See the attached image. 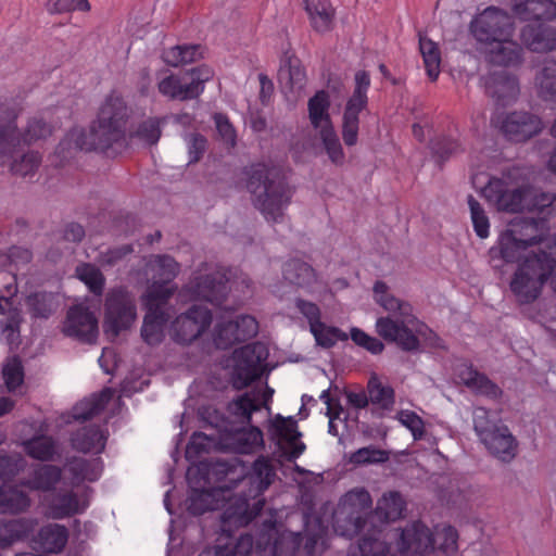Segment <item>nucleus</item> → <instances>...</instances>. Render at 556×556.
<instances>
[{
  "mask_svg": "<svg viewBox=\"0 0 556 556\" xmlns=\"http://www.w3.org/2000/svg\"><path fill=\"white\" fill-rule=\"evenodd\" d=\"M481 195L497 212L529 213L536 217L523 218V228L544 227L545 220L556 215V193L543 192L521 181L515 170L492 176L481 189Z\"/></svg>",
  "mask_w": 556,
  "mask_h": 556,
  "instance_id": "nucleus-1",
  "label": "nucleus"
},
{
  "mask_svg": "<svg viewBox=\"0 0 556 556\" xmlns=\"http://www.w3.org/2000/svg\"><path fill=\"white\" fill-rule=\"evenodd\" d=\"M129 116L130 111L123 97L116 91L110 92L101 102L89 131L71 130L58 146V153L65 150L106 152L115 146L123 147Z\"/></svg>",
  "mask_w": 556,
  "mask_h": 556,
  "instance_id": "nucleus-2",
  "label": "nucleus"
},
{
  "mask_svg": "<svg viewBox=\"0 0 556 556\" xmlns=\"http://www.w3.org/2000/svg\"><path fill=\"white\" fill-rule=\"evenodd\" d=\"M528 247L492 245L489 251L490 264L496 270H501L505 264H517L509 289L519 304L534 302L556 267L554 257L546 252L530 253Z\"/></svg>",
  "mask_w": 556,
  "mask_h": 556,
  "instance_id": "nucleus-3",
  "label": "nucleus"
},
{
  "mask_svg": "<svg viewBox=\"0 0 556 556\" xmlns=\"http://www.w3.org/2000/svg\"><path fill=\"white\" fill-rule=\"evenodd\" d=\"M71 488H62L43 495L40 505L43 514L51 519L60 520L79 515L90 506L92 489L83 484L100 479L103 471L101 458L86 459L73 457L64 465Z\"/></svg>",
  "mask_w": 556,
  "mask_h": 556,
  "instance_id": "nucleus-4",
  "label": "nucleus"
},
{
  "mask_svg": "<svg viewBox=\"0 0 556 556\" xmlns=\"http://www.w3.org/2000/svg\"><path fill=\"white\" fill-rule=\"evenodd\" d=\"M374 295L376 302L389 313L379 317L375 325L376 332L383 340L395 343L403 351L416 352L422 341L431 338V329L415 316L413 306L391 295L384 282L375 283Z\"/></svg>",
  "mask_w": 556,
  "mask_h": 556,
  "instance_id": "nucleus-5",
  "label": "nucleus"
},
{
  "mask_svg": "<svg viewBox=\"0 0 556 556\" xmlns=\"http://www.w3.org/2000/svg\"><path fill=\"white\" fill-rule=\"evenodd\" d=\"M473 37L484 46L490 64L517 66L522 62V47L514 40L515 23L504 10L489 7L470 23Z\"/></svg>",
  "mask_w": 556,
  "mask_h": 556,
  "instance_id": "nucleus-6",
  "label": "nucleus"
},
{
  "mask_svg": "<svg viewBox=\"0 0 556 556\" xmlns=\"http://www.w3.org/2000/svg\"><path fill=\"white\" fill-rule=\"evenodd\" d=\"M276 478L270 459L258 456L239 481L240 491L233 494L235 503H229L224 514V522L236 526L249 525L263 509L264 492Z\"/></svg>",
  "mask_w": 556,
  "mask_h": 556,
  "instance_id": "nucleus-7",
  "label": "nucleus"
},
{
  "mask_svg": "<svg viewBox=\"0 0 556 556\" xmlns=\"http://www.w3.org/2000/svg\"><path fill=\"white\" fill-rule=\"evenodd\" d=\"M247 188L254 206L266 220L277 223L292 198V189L281 170L265 164H255L248 170Z\"/></svg>",
  "mask_w": 556,
  "mask_h": 556,
  "instance_id": "nucleus-8",
  "label": "nucleus"
},
{
  "mask_svg": "<svg viewBox=\"0 0 556 556\" xmlns=\"http://www.w3.org/2000/svg\"><path fill=\"white\" fill-rule=\"evenodd\" d=\"M304 533L287 530L280 532L275 525H269L266 527L265 533L261 535L258 544L261 545L266 536L267 541L264 551L268 549L270 556H295L302 554L312 556L323 552L326 548V528L319 520H316L314 526L316 531H311V518L307 515L304 517Z\"/></svg>",
  "mask_w": 556,
  "mask_h": 556,
  "instance_id": "nucleus-9",
  "label": "nucleus"
},
{
  "mask_svg": "<svg viewBox=\"0 0 556 556\" xmlns=\"http://www.w3.org/2000/svg\"><path fill=\"white\" fill-rule=\"evenodd\" d=\"M458 533L450 525L437 526L431 532L420 521H415L401 531L397 551L401 556H425L437 547L444 554L458 549Z\"/></svg>",
  "mask_w": 556,
  "mask_h": 556,
  "instance_id": "nucleus-10",
  "label": "nucleus"
},
{
  "mask_svg": "<svg viewBox=\"0 0 556 556\" xmlns=\"http://www.w3.org/2000/svg\"><path fill=\"white\" fill-rule=\"evenodd\" d=\"M16 117L14 111L4 105L0 106V166L12 160L24 146L46 139L52 132V126L42 117L29 119L24 132H20L15 123Z\"/></svg>",
  "mask_w": 556,
  "mask_h": 556,
  "instance_id": "nucleus-11",
  "label": "nucleus"
},
{
  "mask_svg": "<svg viewBox=\"0 0 556 556\" xmlns=\"http://www.w3.org/2000/svg\"><path fill=\"white\" fill-rule=\"evenodd\" d=\"M187 481L190 486L188 496V510L192 515H201L206 510L223 509L220 517L222 531L230 533L232 528H239L235 523H225L224 514L229 503H235L230 489L218 486L206 489L207 479L204 466H190L187 470Z\"/></svg>",
  "mask_w": 556,
  "mask_h": 556,
  "instance_id": "nucleus-12",
  "label": "nucleus"
},
{
  "mask_svg": "<svg viewBox=\"0 0 556 556\" xmlns=\"http://www.w3.org/2000/svg\"><path fill=\"white\" fill-rule=\"evenodd\" d=\"M372 506L370 493L365 488H354L341 496L333 511V529L341 536L353 538L366 525Z\"/></svg>",
  "mask_w": 556,
  "mask_h": 556,
  "instance_id": "nucleus-13",
  "label": "nucleus"
},
{
  "mask_svg": "<svg viewBox=\"0 0 556 556\" xmlns=\"http://www.w3.org/2000/svg\"><path fill=\"white\" fill-rule=\"evenodd\" d=\"M268 355V349L262 342L235 350L227 365L233 389L242 390L258 380L264 374Z\"/></svg>",
  "mask_w": 556,
  "mask_h": 556,
  "instance_id": "nucleus-14",
  "label": "nucleus"
},
{
  "mask_svg": "<svg viewBox=\"0 0 556 556\" xmlns=\"http://www.w3.org/2000/svg\"><path fill=\"white\" fill-rule=\"evenodd\" d=\"M330 100L326 91H317L308 101V116L312 126L318 132L330 161L342 165L345 154L329 115Z\"/></svg>",
  "mask_w": 556,
  "mask_h": 556,
  "instance_id": "nucleus-15",
  "label": "nucleus"
},
{
  "mask_svg": "<svg viewBox=\"0 0 556 556\" xmlns=\"http://www.w3.org/2000/svg\"><path fill=\"white\" fill-rule=\"evenodd\" d=\"M214 76V71L207 65L191 68L185 75L168 74L157 81L159 92L169 99L187 101L199 98L205 88V83Z\"/></svg>",
  "mask_w": 556,
  "mask_h": 556,
  "instance_id": "nucleus-16",
  "label": "nucleus"
},
{
  "mask_svg": "<svg viewBox=\"0 0 556 556\" xmlns=\"http://www.w3.org/2000/svg\"><path fill=\"white\" fill-rule=\"evenodd\" d=\"M136 318L135 302L126 290L116 288L106 294L103 331L108 338L114 340L122 331L129 329Z\"/></svg>",
  "mask_w": 556,
  "mask_h": 556,
  "instance_id": "nucleus-17",
  "label": "nucleus"
},
{
  "mask_svg": "<svg viewBox=\"0 0 556 556\" xmlns=\"http://www.w3.org/2000/svg\"><path fill=\"white\" fill-rule=\"evenodd\" d=\"M354 80V91L346 100L341 125L342 139L348 147L357 143L359 114L367 108V92L370 87V77L366 71L356 72Z\"/></svg>",
  "mask_w": 556,
  "mask_h": 556,
  "instance_id": "nucleus-18",
  "label": "nucleus"
},
{
  "mask_svg": "<svg viewBox=\"0 0 556 556\" xmlns=\"http://www.w3.org/2000/svg\"><path fill=\"white\" fill-rule=\"evenodd\" d=\"M258 332V323L251 315H240L236 318L228 311L219 316L213 333L214 344L218 349H227L237 342L255 337Z\"/></svg>",
  "mask_w": 556,
  "mask_h": 556,
  "instance_id": "nucleus-19",
  "label": "nucleus"
},
{
  "mask_svg": "<svg viewBox=\"0 0 556 556\" xmlns=\"http://www.w3.org/2000/svg\"><path fill=\"white\" fill-rule=\"evenodd\" d=\"M179 273V264L170 256L156 255L147 263L146 274L151 276V285L147 292L157 290V302L167 303L176 290L173 280Z\"/></svg>",
  "mask_w": 556,
  "mask_h": 556,
  "instance_id": "nucleus-20",
  "label": "nucleus"
},
{
  "mask_svg": "<svg viewBox=\"0 0 556 556\" xmlns=\"http://www.w3.org/2000/svg\"><path fill=\"white\" fill-rule=\"evenodd\" d=\"M157 290L154 288L142 296L147 314L141 327V337L149 345H156L164 339L165 324L169 317L166 303L157 302Z\"/></svg>",
  "mask_w": 556,
  "mask_h": 556,
  "instance_id": "nucleus-21",
  "label": "nucleus"
},
{
  "mask_svg": "<svg viewBox=\"0 0 556 556\" xmlns=\"http://www.w3.org/2000/svg\"><path fill=\"white\" fill-rule=\"evenodd\" d=\"M230 270L224 268L218 269L214 273L200 274L194 277V281L191 286L192 296L197 300H204L214 305H219L223 299L226 296L227 291L230 290L235 283L231 281Z\"/></svg>",
  "mask_w": 556,
  "mask_h": 556,
  "instance_id": "nucleus-22",
  "label": "nucleus"
},
{
  "mask_svg": "<svg viewBox=\"0 0 556 556\" xmlns=\"http://www.w3.org/2000/svg\"><path fill=\"white\" fill-rule=\"evenodd\" d=\"M492 122L507 139L516 142L528 140L543 128L541 118L528 112H513L503 118L496 116Z\"/></svg>",
  "mask_w": 556,
  "mask_h": 556,
  "instance_id": "nucleus-23",
  "label": "nucleus"
},
{
  "mask_svg": "<svg viewBox=\"0 0 556 556\" xmlns=\"http://www.w3.org/2000/svg\"><path fill=\"white\" fill-rule=\"evenodd\" d=\"M211 321V312L206 307L195 305L174 320L172 338L179 343H190L206 330Z\"/></svg>",
  "mask_w": 556,
  "mask_h": 556,
  "instance_id": "nucleus-24",
  "label": "nucleus"
},
{
  "mask_svg": "<svg viewBox=\"0 0 556 556\" xmlns=\"http://www.w3.org/2000/svg\"><path fill=\"white\" fill-rule=\"evenodd\" d=\"M242 427H230L223 435L222 443L224 447L237 454H255L264 447L263 431L255 426L247 422Z\"/></svg>",
  "mask_w": 556,
  "mask_h": 556,
  "instance_id": "nucleus-25",
  "label": "nucleus"
},
{
  "mask_svg": "<svg viewBox=\"0 0 556 556\" xmlns=\"http://www.w3.org/2000/svg\"><path fill=\"white\" fill-rule=\"evenodd\" d=\"M63 332L81 342L94 343L99 333L98 319L94 314L84 305H75L67 312Z\"/></svg>",
  "mask_w": 556,
  "mask_h": 556,
  "instance_id": "nucleus-26",
  "label": "nucleus"
},
{
  "mask_svg": "<svg viewBox=\"0 0 556 556\" xmlns=\"http://www.w3.org/2000/svg\"><path fill=\"white\" fill-rule=\"evenodd\" d=\"M274 389L265 386L263 389H253L245 392L229 403V412L238 418H243L247 422L252 421V415L262 407L270 414V403L273 401Z\"/></svg>",
  "mask_w": 556,
  "mask_h": 556,
  "instance_id": "nucleus-27",
  "label": "nucleus"
},
{
  "mask_svg": "<svg viewBox=\"0 0 556 556\" xmlns=\"http://www.w3.org/2000/svg\"><path fill=\"white\" fill-rule=\"evenodd\" d=\"M269 432L274 438L286 443V453L289 460H295L305 452V444L300 440L301 432L293 417L285 418L277 415L270 422Z\"/></svg>",
  "mask_w": 556,
  "mask_h": 556,
  "instance_id": "nucleus-28",
  "label": "nucleus"
},
{
  "mask_svg": "<svg viewBox=\"0 0 556 556\" xmlns=\"http://www.w3.org/2000/svg\"><path fill=\"white\" fill-rule=\"evenodd\" d=\"M304 9L316 33L326 34L333 29L336 9L330 0H304Z\"/></svg>",
  "mask_w": 556,
  "mask_h": 556,
  "instance_id": "nucleus-29",
  "label": "nucleus"
},
{
  "mask_svg": "<svg viewBox=\"0 0 556 556\" xmlns=\"http://www.w3.org/2000/svg\"><path fill=\"white\" fill-rule=\"evenodd\" d=\"M520 39L533 52H548L556 49V29L543 24L525 26L521 29Z\"/></svg>",
  "mask_w": 556,
  "mask_h": 556,
  "instance_id": "nucleus-30",
  "label": "nucleus"
},
{
  "mask_svg": "<svg viewBox=\"0 0 556 556\" xmlns=\"http://www.w3.org/2000/svg\"><path fill=\"white\" fill-rule=\"evenodd\" d=\"M481 442L492 455L501 460L509 462L516 455V440L506 427L495 429L486 437H483Z\"/></svg>",
  "mask_w": 556,
  "mask_h": 556,
  "instance_id": "nucleus-31",
  "label": "nucleus"
},
{
  "mask_svg": "<svg viewBox=\"0 0 556 556\" xmlns=\"http://www.w3.org/2000/svg\"><path fill=\"white\" fill-rule=\"evenodd\" d=\"M63 469L54 465H38L36 466L23 485L33 491H41L51 493L55 486L61 482Z\"/></svg>",
  "mask_w": 556,
  "mask_h": 556,
  "instance_id": "nucleus-32",
  "label": "nucleus"
},
{
  "mask_svg": "<svg viewBox=\"0 0 556 556\" xmlns=\"http://www.w3.org/2000/svg\"><path fill=\"white\" fill-rule=\"evenodd\" d=\"M285 280L299 288L313 292L318 285V278L315 270L305 262L291 260L287 262L282 269Z\"/></svg>",
  "mask_w": 556,
  "mask_h": 556,
  "instance_id": "nucleus-33",
  "label": "nucleus"
},
{
  "mask_svg": "<svg viewBox=\"0 0 556 556\" xmlns=\"http://www.w3.org/2000/svg\"><path fill=\"white\" fill-rule=\"evenodd\" d=\"M108 431L100 427H84L72 438V445L84 453L100 454L106 444Z\"/></svg>",
  "mask_w": 556,
  "mask_h": 556,
  "instance_id": "nucleus-34",
  "label": "nucleus"
},
{
  "mask_svg": "<svg viewBox=\"0 0 556 556\" xmlns=\"http://www.w3.org/2000/svg\"><path fill=\"white\" fill-rule=\"evenodd\" d=\"M37 521L31 518L0 520V548L22 541L35 529Z\"/></svg>",
  "mask_w": 556,
  "mask_h": 556,
  "instance_id": "nucleus-35",
  "label": "nucleus"
},
{
  "mask_svg": "<svg viewBox=\"0 0 556 556\" xmlns=\"http://www.w3.org/2000/svg\"><path fill=\"white\" fill-rule=\"evenodd\" d=\"M459 380L469 389L478 394L490 397H496L501 394V390L496 384L489 380L484 375L479 374L471 366L462 365L457 370Z\"/></svg>",
  "mask_w": 556,
  "mask_h": 556,
  "instance_id": "nucleus-36",
  "label": "nucleus"
},
{
  "mask_svg": "<svg viewBox=\"0 0 556 556\" xmlns=\"http://www.w3.org/2000/svg\"><path fill=\"white\" fill-rule=\"evenodd\" d=\"M68 539L67 529L58 523L45 526L40 529L36 544L47 554L61 552Z\"/></svg>",
  "mask_w": 556,
  "mask_h": 556,
  "instance_id": "nucleus-37",
  "label": "nucleus"
},
{
  "mask_svg": "<svg viewBox=\"0 0 556 556\" xmlns=\"http://www.w3.org/2000/svg\"><path fill=\"white\" fill-rule=\"evenodd\" d=\"M114 395L111 388L103 389L100 393L92 394L90 397L78 402L72 409L75 420H87L98 415Z\"/></svg>",
  "mask_w": 556,
  "mask_h": 556,
  "instance_id": "nucleus-38",
  "label": "nucleus"
},
{
  "mask_svg": "<svg viewBox=\"0 0 556 556\" xmlns=\"http://www.w3.org/2000/svg\"><path fill=\"white\" fill-rule=\"evenodd\" d=\"M483 84L486 92L497 100L515 98L519 91L517 78L510 75L489 74L483 77Z\"/></svg>",
  "mask_w": 556,
  "mask_h": 556,
  "instance_id": "nucleus-39",
  "label": "nucleus"
},
{
  "mask_svg": "<svg viewBox=\"0 0 556 556\" xmlns=\"http://www.w3.org/2000/svg\"><path fill=\"white\" fill-rule=\"evenodd\" d=\"M370 403L382 413L393 410L395 404L394 389L387 383H382L377 376H371L367 383Z\"/></svg>",
  "mask_w": 556,
  "mask_h": 556,
  "instance_id": "nucleus-40",
  "label": "nucleus"
},
{
  "mask_svg": "<svg viewBox=\"0 0 556 556\" xmlns=\"http://www.w3.org/2000/svg\"><path fill=\"white\" fill-rule=\"evenodd\" d=\"M254 540L250 534L240 535L235 542L217 544L204 548L199 556H249L253 549Z\"/></svg>",
  "mask_w": 556,
  "mask_h": 556,
  "instance_id": "nucleus-41",
  "label": "nucleus"
},
{
  "mask_svg": "<svg viewBox=\"0 0 556 556\" xmlns=\"http://www.w3.org/2000/svg\"><path fill=\"white\" fill-rule=\"evenodd\" d=\"M405 507L406 503L402 495L396 491H390L378 500L375 513L384 522L395 521L402 518Z\"/></svg>",
  "mask_w": 556,
  "mask_h": 556,
  "instance_id": "nucleus-42",
  "label": "nucleus"
},
{
  "mask_svg": "<svg viewBox=\"0 0 556 556\" xmlns=\"http://www.w3.org/2000/svg\"><path fill=\"white\" fill-rule=\"evenodd\" d=\"M30 506L29 496L17 486L3 484L0 486V508L3 513L20 514Z\"/></svg>",
  "mask_w": 556,
  "mask_h": 556,
  "instance_id": "nucleus-43",
  "label": "nucleus"
},
{
  "mask_svg": "<svg viewBox=\"0 0 556 556\" xmlns=\"http://www.w3.org/2000/svg\"><path fill=\"white\" fill-rule=\"evenodd\" d=\"M556 61L546 59L543 67L536 76L539 96L544 100L556 104Z\"/></svg>",
  "mask_w": 556,
  "mask_h": 556,
  "instance_id": "nucleus-44",
  "label": "nucleus"
},
{
  "mask_svg": "<svg viewBox=\"0 0 556 556\" xmlns=\"http://www.w3.org/2000/svg\"><path fill=\"white\" fill-rule=\"evenodd\" d=\"M28 456L38 460H51L58 453L56 442L48 435H37L22 443Z\"/></svg>",
  "mask_w": 556,
  "mask_h": 556,
  "instance_id": "nucleus-45",
  "label": "nucleus"
},
{
  "mask_svg": "<svg viewBox=\"0 0 556 556\" xmlns=\"http://www.w3.org/2000/svg\"><path fill=\"white\" fill-rule=\"evenodd\" d=\"M279 77L292 91L302 90L306 81L305 70L294 56H287L282 61Z\"/></svg>",
  "mask_w": 556,
  "mask_h": 556,
  "instance_id": "nucleus-46",
  "label": "nucleus"
},
{
  "mask_svg": "<svg viewBox=\"0 0 556 556\" xmlns=\"http://www.w3.org/2000/svg\"><path fill=\"white\" fill-rule=\"evenodd\" d=\"M419 50L429 79L435 81L440 75L441 66V53L438 45L427 37H420Z\"/></svg>",
  "mask_w": 556,
  "mask_h": 556,
  "instance_id": "nucleus-47",
  "label": "nucleus"
},
{
  "mask_svg": "<svg viewBox=\"0 0 556 556\" xmlns=\"http://www.w3.org/2000/svg\"><path fill=\"white\" fill-rule=\"evenodd\" d=\"M202 56L201 49L195 45L175 46L164 50L163 61L174 67L192 63Z\"/></svg>",
  "mask_w": 556,
  "mask_h": 556,
  "instance_id": "nucleus-48",
  "label": "nucleus"
},
{
  "mask_svg": "<svg viewBox=\"0 0 556 556\" xmlns=\"http://www.w3.org/2000/svg\"><path fill=\"white\" fill-rule=\"evenodd\" d=\"M389 546L386 542L376 536V531L364 536L357 545L350 547L349 556H386Z\"/></svg>",
  "mask_w": 556,
  "mask_h": 556,
  "instance_id": "nucleus-49",
  "label": "nucleus"
},
{
  "mask_svg": "<svg viewBox=\"0 0 556 556\" xmlns=\"http://www.w3.org/2000/svg\"><path fill=\"white\" fill-rule=\"evenodd\" d=\"M389 460V453L374 445L361 447L348 456V463L353 466L382 464Z\"/></svg>",
  "mask_w": 556,
  "mask_h": 556,
  "instance_id": "nucleus-50",
  "label": "nucleus"
},
{
  "mask_svg": "<svg viewBox=\"0 0 556 556\" xmlns=\"http://www.w3.org/2000/svg\"><path fill=\"white\" fill-rule=\"evenodd\" d=\"M27 306L35 318H48L58 307L52 293H35L27 299Z\"/></svg>",
  "mask_w": 556,
  "mask_h": 556,
  "instance_id": "nucleus-51",
  "label": "nucleus"
},
{
  "mask_svg": "<svg viewBox=\"0 0 556 556\" xmlns=\"http://www.w3.org/2000/svg\"><path fill=\"white\" fill-rule=\"evenodd\" d=\"M309 331L313 334L316 344L325 349L332 348L337 342L346 341L349 338L341 329L328 326L323 321Z\"/></svg>",
  "mask_w": 556,
  "mask_h": 556,
  "instance_id": "nucleus-52",
  "label": "nucleus"
},
{
  "mask_svg": "<svg viewBox=\"0 0 556 556\" xmlns=\"http://www.w3.org/2000/svg\"><path fill=\"white\" fill-rule=\"evenodd\" d=\"M76 275L90 292L101 295L104 289L105 279L99 268L91 264H81L76 268Z\"/></svg>",
  "mask_w": 556,
  "mask_h": 556,
  "instance_id": "nucleus-53",
  "label": "nucleus"
},
{
  "mask_svg": "<svg viewBox=\"0 0 556 556\" xmlns=\"http://www.w3.org/2000/svg\"><path fill=\"white\" fill-rule=\"evenodd\" d=\"M468 205L473 229L480 239H485L490 232L489 217L481 204L472 197H468Z\"/></svg>",
  "mask_w": 556,
  "mask_h": 556,
  "instance_id": "nucleus-54",
  "label": "nucleus"
},
{
  "mask_svg": "<svg viewBox=\"0 0 556 556\" xmlns=\"http://www.w3.org/2000/svg\"><path fill=\"white\" fill-rule=\"evenodd\" d=\"M130 137L144 144H154L161 137L160 121L157 118H148L140 123L137 129L130 134Z\"/></svg>",
  "mask_w": 556,
  "mask_h": 556,
  "instance_id": "nucleus-55",
  "label": "nucleus"
},
{
  "mask_svg": "<svg viewBox=\"0 0 556 556\" xmlns=\"http://www.w3.org/2000/svg\"><path fill=\"white\" fill-rule=\"evenodd\" d=\"M40 162L41 157L38 153L29 152L23 154L20 160H13L10 163V170L13 175L21 177L30 176L37 170Z\"/></svg>",
  "mask_w": 556,
  "mask_h": 556,
  "instance_id": "nucleus-56",
  "label": "nucleus"
},
{
  "mask_svg": "<svg viewBox=\"0 0 556 556\" xmlns=\"http://www.w3.org/2000/svg\"><path fill=\"white\" fill-rule=\"evenodd\" d=\"M402 426L408 429L415 441L421 440L425 435V422L420 416L409 409H401L395 417Z\"/></svg>",
  "mask_w": 556,
  "mask_h": 556,
  "instance_id": "nucleus-57",
  "label": "nucleus"
},
{
  "mask_svg": "<svg viewBox=\"0 0 556 556\" xmlns=\"http://www.w3.org/2000/svg\"><path fill=\"white\" fill-rule=\"evenodd\" d=\"M2 375L8 390L15 391L24 380L22 363L17 358L9 359L3 366Z\"/></svg>",
  "mask_w": 556,
  "mask_h": 556,
  "instance_id": "nucleus-58",
  "label": "nucleus"
},
{
  "mask_svg": "<svg viewBox=\"0 0 556 556\" xmlns=\"http://www.w3.org/2000/svg\"><path fill=\"white\" fill-rule=\"evenodd\" d=\"M25 459L21 455H0V479L10 480L25 467Z\"/></svg>",
  "mask_w": 556,
  "mask_h": 556,
  "instance_id": "nucleus-59",
  "label": "nucleus"
},
{
  "mask_svg": "<svg viewBox=\"0 0 556 556\" xmlns=\"http://www.w3.org/2000/svg\"><path fill=\"white\" fill-rule=\"evenodd\" d=\"M473 428L480 441L483 437L493 432L498 427L490 419L489 412L484 407H476L472 413Z\"/></svg>",
  "mask_w": 556,
  "mask_h": 556,
  "instance_id": "nucleus-60",
  "label": "nucleus"
},
{
  "mask_svg": "<svg viewBox=\"0 0 556 556\" xmlns=\"http://www.w3.org/2000/svg\"><path fill=\"white\" fill-rule=\"evenodd\" d=\"M351 339L359 346L366 349L372 354H380L384 350V344L377 338L367 334L359 328L351 329Z\"/></svg>",
  "mask_w": 556,
  "mask_h": 556,
  "instance_id": "nucleus-61",
  "label": "nucleus"
},
{
  "mask_svg": "<svg viewBox=\"0 0 556 556\" xmlns=\"http://www.w3.org/2000/svg\"><path fill=\"white\" fill-rule=\"evenodd\" d=\"M90 10L88 0H50L48 11L52 14L72 11L87 12Z\"/></svg>",
  "mask_w": 556,
  "mask_h": 556,
  "instance_id": "nucleus-62",
  "label": "nucleus"
},
{
  "mask_svg": "<svg viewBox=\"0 0 556 556\" xmlns=\"http://www.w3.org/2000/svg\"><path fill=\"white\" fill-rule=\"evenodd\" d=\"M213 118L222 139L230 147H233L236 144L237 136L236 130L229 122L228 117L223 113H215Z\"/></svg>",
  "mask_w": 556,
  "mask_h": 556,
  "instance_id": "nucleus-63",
  "label": "nucleus"
},
{
  "mask_svg": "<svg viewBox=\"0 0 556 556\" xmlns=\"http://www.w3.org/2000/svg\"><path fill=\"white\" fill-rule=\"evenodd\" d=\"M212 443L211 438L202 432L193 433L186 448L187 458H195L206 451Z\"/></svg>",
  "mask_w": 556,
  "mask_h": 556,
  "instance_id": "nucleus-64",
  "label": "nucleus"
}]
</instances>
